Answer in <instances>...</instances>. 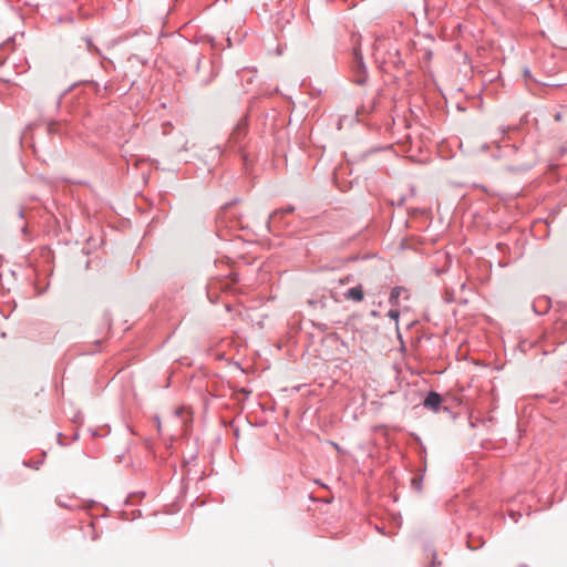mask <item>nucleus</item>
Wrapping results in <instances>:
<instances>
[{"mask_svg": "<svg viewBox=\"0 0 567 567\" xmlns=\"http://www.w3.org/2000/svg\"><path fill=\"white\" fill-rule=\"evenodd\" d=\"M391 309L388 316L390 319H399L400 316L406 315L411 308L409 291L403 287H395L390 295Z\"/></svg>", "mask_w": 567, "mask_h": 567, "instance_id": "f257e3e1", "label": "nucleus"}, {"mask_svg": "<svg viewBox=\"0 0 567 567\" xmlns=\"http://www.w3.org/2000/svg\"><path fill=\"white\" fill-rule=\"evenodd\" d=\"M441 403H442V398L436 392H430L429 395L424 400V406L429 408L433 411H437Z\"/></svg>", "mask_w": 567, "mask_h": 567, "instance_id": "f03ea898", "label": "nucleus"}, {"mask_svg": "<svg viewBox=\"0 0 567 567\" xmlns=\"http://www.w3.org/2000/svg\"><path fill=\"white\" fill-rule=\"evenodd\" d=\"M346 298L349 299V300H353V301H361L363 299V289H362V286H357V287H352L350 288L347 292H346Z\"/></svg>", "mask_w": 567, "mask_h": 567, "instance_id": "7ed1b4c3", "label": "nucleus"}, {"mask_svg": "<svg viewBox=\"0 0 567 567\" xmlns=\"http://www.w3.org/2000/svg\"><path fill=\"white\" fill-rule=\"evenodd\" d=\"M412 485L416 491H421L422 488V478L421 477H414L412 478Z\"/></svg>", "mask_w": 567, "mask_h": 567, "instance_id": "20e7f679", "label": "nucleus"}, {"mask_svg": "<svg viewBox=\"0 0 567 567\" xmlns=\"http://www.w3.org/2000/svg\"><path fill=\"white\" fill-rule=\"evenodd\" d=\"M442 563L436 559V555L433 554L432 563L429 565V567H441Z\"/></svg>", "mask_w": 567, "mask_h": 567, "instance_id": "39448f33", "label": "nucleus"}, {"mask_svg": "<svg viewBox=\"0 0 567 567\" xmlns=\"http://www.w3.org/2000/svg\"><path fill=\"white\" fill-rule=\"evenodd\" d=\"M185 413H188V411L184 408L177 409V411H176L177 415H184Z\"/></svg>", "mask_w": 567, "mask_h": 567, "instance_id": "423d86ee", "label": "nucleus"}, {"mask_svg": "<svg viewBox=\"0 0 567 567\" xmlns=\"http://www.w3.org/2000/svg\"><path fill=\"white\" fill-rule=\"evenodd\" d=\"M524 76H525L526 79H528V78L530 76V74H529V71H528V70H525V71H524Z\"/></svg>", "mask_w": 567, "mask_h": 567, "instance_id": "0eeeda50", "label": "nucleus"}]
</instances>
